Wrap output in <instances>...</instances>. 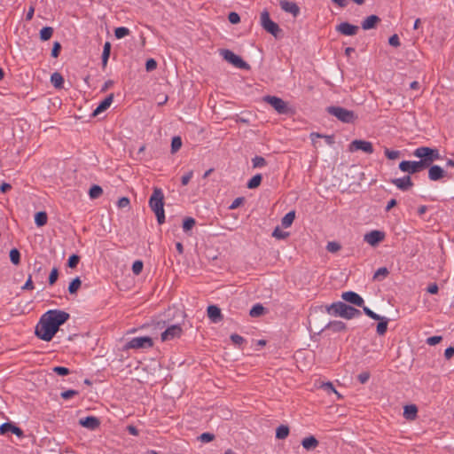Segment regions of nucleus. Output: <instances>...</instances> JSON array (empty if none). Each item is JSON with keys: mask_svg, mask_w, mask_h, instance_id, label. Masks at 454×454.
I'll return each mask as SVG.
<instances>
[{"mask_svg": "<svg viewBox=\"0 0 454 454\" xmlns=\"http://www.w3.org/2000/svg\"><path fill=\"white\" fill-rule=\"evenodd\" d=\"M149 207L156 215L159 224L165 222L164 194L160 188L155 187L149 199Z\"/></svg>", "mask_w": 454, "mask_h": 454, "instance_id": "1", "label": "nucleus"}, {"mask_svg": "<svg viewBox=\"0 0 454 454\" xmlns=\"http://www.w3.org/2000/svg\"><path fill=\"white\" fill-rule=\"evenodd\" d=\"M327 312L332 316L341 317L346 319H351L361 315L360 310L348 306L342 301L332 303L327 307Z\"/></svg>", "mask_w": 454, "mask_h": 454, "instance_id": "2", "label": "nucleus"}, {"mask_svg": "<svg viewBox=\"0 0 454 454\" xmlns=\"http://www.w3.org/2000/svg\"><path fill=\"white\" fill-rule=\"evenodd\" d=\"M413 155L420 159L424 168H428L434 161L442 160V155L436 148L420 146L414 150Z\"/></svg>", "mask_w": 454, "mask_h": 454, "instance_id": "3", "label": "nucleus"}, {"mask_svg": "<svg viewBox=\"0 0 454 454\" xmlns=\"http://www.w3.org/2000/svg\"><path fill=\"white\" fill-rule=\"evenodd\" d=\"M44 320L49 322L57 331L61 325L66 323L69 318V314L59 309H51L42 316Z\"/></svg>", "mask_w": 454, "mask_h": 454, "instance_id": "4", "label": "nucleus"}, {"mask_svg": "<svg viewBox=\"0 0 454 454\" xmlns=\"http://www.w3.org/2000/svg\"><path fill=\"white\" fill-rule=\"evenodd\" d=\"M326 112L344 123H353L356 120V115L353 111L340 106H328Z\"/></svg>", "mask_w": 454, "mask_h": 454, "instance_id": "5", "label": "nucleus"}, {"mask_svg": "<svg viewBox=\"0 0 454 454\" xmlns=\"http://www.w3.org/2000/svg\"><path fill=\"white\" fill-rule=\"evenodd\" d=\"M58 331L42 317L35 328V335L45 341L52 340Z\"/></svg>", "mask_w": 454, "mask_h": 454, "instance_id": "6", "label": "nucleus"}, {"mask_svg": "<svg viewBox=\"0 0 454 454\" xmlns=\"http://www.w3.org/2000/svg\"><path fill=\"white\" fill-rule=\"evenodd\" d=\"M262 100L270 105L279 114H288L293 112L288 104L278 97L268 95L264 96Z\"/></svg>", "mask_w": 454, "mask_h": 454, "instance_id": "7", "label": "nucleus"}, {"mask_svg": "<svg viewBox=\"0 0 454 454\" xmlns=\"http://www.w3.org/2000/svg\"><path fill=\"white\" fill-rule=\"evenodd\" d=\"M261 25L264 30H266L268 33L271 34L275 37H277L278 33L280 32L278 25L273 20H271L270 13L266 10H264L261 13Z\"/></svg>", "mask_w": 454, "mask_h": 454, "instance_id": "8", "label": "nucleus"}, {"mask_svg": "<svg viewBox=\"0 0 454 454\" xmlns=\"http://www.w3.org/2000/svg\"><path fill=\"white\" fill-rule=\"evenodd\" d=\"M220 54L226 61L232 64L236 67L247 69L249 67L248 64L245 62L239 56L236 55L230 50H221Z\"/></svg>", "mask_w": 454, "mask_h": 454, "instance_id": "9", "label": "nucleus"}, {"mask_svg": "<svg viewBox=\"0 0 454 454\" xmlns=\"http://www.w3.org/2000/svg\"><path fill=\"white\" fill-rule=\"evenodd\" d=\"M153 342L152 338L148 336L143 337H135L132 338L127 344V348L138 349V348H147L153 347Z\"/></svg>", "mask_w": 454, "mask_h": 454, "instance_id": "10", "label": "nucleus"}, {"mask_svg": "<svg viewBox=\"0 0 454 454\" xmlns=\"http://www.w3.org/2000/svg\"><path fill=\"white\" fill-rule=\"evenodd\" d=\"M399 169L409 175L416 174L425 169L422 163L415 160H403L399 164Z\"/></svg>", "mask_w": 454, "mask_h": 454, "instance_id": "11", "label": "nucleus"}, {"mask_svg": "<svg viewBox=\"0 0 454 454\" xmlns=\"http://www.w3.org/2000/svg\"><path fill=\"white\" fill-rule=\"evenodd\" d=\"M349 151L350 152L363 151L366 153L371 154L373 153V146H372V144L369 141L356 139L350 143Z\"/></svg>", "mask_w": 454, "mask_h": 454, "instance_id": "12", "label": "nucleus"}, {"mask_svg": "<svg viewBox=\"0 0 454 454\" xmlns=\"http://www.w3.org/2000/svg\"><path fill=\"white\" fill-rule=\"evenodd\" d=\"M183 330L180 325H172L168 326L162 333H161V340L167 341L171 340L176 338H179L182 335Z\"/></svg>", "mask_w": 454, "mask_h": 454, "instance_id": "13", "label": "nucleus"}, {"mask_svg": "<svg viewBox=\"0 0 454 454\" xmlns=\"http://www.w3.org/2000/svg\"><path fill=\"white\" fill-rule=\"evenodd\" d=\"M385 239V233L380 231H372L364 236V240L369 245L375 247Z\"/></svg>", "mask_w": 454, "mask_h": 454, "instance_id": "14", "label": "nucleus"}, {"mask_svg": "<svg viewBox=\"0 0 454 454\" xmlns=\"http://www.w3.org/2000/svg\"><path fill=\"white\" fill-rule=\"evenodd\" d=\"M428 168V178L431 181H439L447 176V172L438 165H430Z\"/></svg>", "mask_w": 454, "mask_h": 454, "instance_id": "15", "label": "nucleus"}, {"mask_svg": "<svg viewBox=\"0 0 454 454\" xmlns=\"http://www.w3.org/2000/svg\"><path fill=\"white\" fill-rule=\"evenodd\" d=\"M341 298L344 301L358 307H362L364 303V299L358 294L352 291L344 292L341 294Z\"/></svg>", "mask_w": 454, "mask_h": 454, "instance_id": "16", "label": "nucleus"}, {"mask_svg": "<svg viewBox=\"0 0 454 454\" xmlns=\"http://www.w3.org/2000/svg\"><path fill=\"white\" fill-rule=\"evenodd\" d=\"M359 27L348 22H341L336 27V30L344 35H355Z\"/></svg>", "mask_w": 454, "mask_h": 454, "instance_id": "17", "label": "nucleus"}, {"mask_svg": "<svg viewBox=\"0 0 454 454\" xmlns=\"http://www.w3.org/2000/svg\"><path fill=\"white\" fill-rule=\"evenodd\" d=\"M391 182L401 191H408L413 186V183L410 176L395 178Z\"/></svg>", "mask_w": 454, "mask_h": 454, "instance_id": "18", "label": "nucleus"}, {"mask_svg": "<svg viewBox=\"0 0 454 454\" xmlns=\"http://www.w3.org/2000/svg\"><path fill=\"white\" fill-rule=\"evenodd\" d=\"M279 5L283 11L291 13L294 17H297L298 14L300 13V8L294 2H289L287 0H280Z\"/></svg>", "mask_w": 454, "mask_h": 454, "instance_id": "19", "label": "nucleus"}, {"mask_svg": "<svg viewBox=\"0 0 454 454\" xmlns=\"http://www.w3.org/2000/svg\"><path fill=\"white\" fill-rule=\"evenodd\" d=\"M8 432H12L18 437L23 436V431L20 427H16L15 425L10 422H5L0 426V433L2 434H4Z\"/></svg>", "mask_w": 454, "mask_h": 454, "instance_id": "20", "label": "nucleus"}, {"mask_svg": "<svg viewBox=\"0 0 454 454\" xmlns=\"http://www.w3.org/2000/svg\"><path fill=\"white\" fill-rule=\"evenodd\" d=\"M114 94L108 95L92 112V116L96 117L101 113L105 112L113 103Z\"/></svg>", "mask_w": 454, "mask_h": 454, "instance_id": "21", "label": "nucleus"}, {"mask_svg": "<svg viewBox=\"0 0 454 454\" xmlns=\"http://www.w3.org/2000/svg\"><path fill=\"white\" fill-rule=\"evenodd\" d=\"M80 425L83 427H86L90 430H94L99 427L100 421L98 418L93 416H89L83 419H81L79 421Z\"/></svg>", "mask_w": 454, "mask_h": 454, "instance_id": "22", "label": "nucleus"}, {"mask_svg": "<svg viewBox=\"0 0 454 454\" xmlns=\"http://www.w3.org/2000/svg\"><path fill=\"white\" fill-rule=\"evenodd\" d=\"M207 317L213 323H218L223 319L221 309L215 305L207 307Z\"/></svg>", "mask_w": 454, "mask_h": 454, "instance_id": "23", "label": "nucleus"}, {"mask_svg": "<svg viewBox=\"0 0 454 454\" xmlns=\"http://www.w3.org/2000/svg\"><path fill=\"white\" fill-rule=\"evenodd\" d=\"M380 21V19L377 15H370L362 22V28L364 30L374 28Z\"/></svg>", "mask_w": 454, "mask_h": 454, "instance_id": "24", "label": "nucleus"}, {"mask_svg": "<svg viewBox=\"0 0 454 454\" xmlns=\"http://www.w3.org/2000/svg\"><path fill=\"white\" fill-rule=\"evenodd\" d=\"M418 412L417 406L414 404L406 405L403 410V417L406 419L412 420L416 418Z\"/></svg>", "mask_w": 454, "mask_h": 454, "instance_id": "25", "label": "nucleus"}, {"mask_svg": "<svg viewBox=\"0 0 454 454\" xmlns=\"http://www.w3.org/2000/svg\"><path fill=\"white\" fill-rule=\"evenodd\" d=\"M301 445L307 450H313L317 447L318 441L314 436H309L302 440Z\"/></svg>", "mask_w": 454, "mask_h": 454, "instance_id": "26", "label": "nucleus"}, {"mask_svg": "<svg viewBox=\"0 0 454 454\" xmlns=\"http://www.w3.org/2000/svg\"><path fill=\"white\" fill-rule=\"evenodd\" d=\"M379 324L377 325V333L379 335H384L387 330L388 318L381 317V319H378Z\"/></svg>", "mask_w": 454, "mask_h": 454, "instance_id": "27", "label": "nucleus"}, {"mask_svg": "<svg viewBox=\"0 0 454 454\" xmlns=\"http://www.w3.org/2000/svg\"><path fill=\"white\" fill-rule=\"evenodd\" d=\"M51 82L55 88L60 89L64 83L63 76L59 73L55 72L51 76Z\"/></svg>", "mask_w": 454, "mask_h": 454, "instance_id": "28", "label": "nucleus"}, {"mask_svg": "<svg viewBox=\"0 0 454 454\" xmlns=\"http://www.w3.org/2000/svg\"><path fill=\"white\" fill-rule=\"evenodd\" d=\"M295 218L294 211H290L282 218L281 224L284 228H288L292 225Z\"/></svg>", "mask_w": 454, "mask_h": 454, "instance_id": "29", "label": "nucleus"}, {"mask_svg": "<svg viewBox=\"0 0 454 454\" xmlns=\"http://www.w3.org/2000/svg\"><path fill=\"white\" fill-rule=\"evenodd\" d=\"M48 216L43 211L38 212L35 215V223L38 227H42L47 223Z\"/></svg>", "mask_w": 454, "mask_h": 454, "instance_id": "30", "label": "nucleus"}, {"mask_svg": "<svg viewBox=\"0 0 454 454\" xmlns=\"http://www.w3.org/2000/svg\"><path fill=\"white\" fill-rule=\"evenodd\" d=\"M310 137H311V140L314 145H315V140H314L315 137H318V138L323 137L325 140L326 144L329 145H332L334 144V137L333 135H322L319 133L313 132L310 134Z\"/></svg>", "mask_w": 454, "mask_h": 454, "instance_id": "31", "label": "nucleus"}, {"mask_svg": "<svg viewBox=\"0 0 454 454\" xmlns=\"http://www.w3.org/2000/svg\"><path fill=\"white\" fill-rule=\"evenodd\" d=\"M110 51H111V44H110L109 42H106L104 44L103 53H102V66H103V67H106V65H107V61H108V59H109V56H110Z\"/></svg>", "mask_w": 454, "mask_h": 454, "instance_id": "32", "label": "nucleus"}, {"mask_svg": "<svg viewBox=\"0 0 454 454\" xmlns=\"http://www.w3.org/2000/svg\"><path fill=\"white\" fill-rule=\"evenodd\" d=\"M262 175L261 174H257L255 176H254L247 184V187L248 189H254V188H257L260 184H261V182H262Z\"/></svg>", "mask_w": 454, "mask_h": 454, "instance_id": "33", "label": "nucleus"}, {"mask_svg": "<svg viewBox=\"0 0 454 454\" xmlns=\"http://www.w3.org/2000/svg\"><path fill=\"white\" fill-rule=\"evenodd\" d=\"M289 434V428L287 426L281 425L276 430V437L278 439H286Z\"/></svg>", "mask_w": 454, "mask_h": 454, "instance_id": "34", "label": "nucleus"}, {"mask_svg": "<svg viewBox=\"0 0 454 454\" xmlns=\"http://www.w3.org/2000/svg\"><path fill=\"white\" fill-rule=\"evenodd\" d=\"M263 312H264V307L262 304L257 303L252 307V309H250L249 315L252 317H256L262 316L263 314Z\"/></svg>", "mask_w": 454, "mask_h": 454, "instance_id": "35", "label": "nucleus"}, {"mask_svg": "<svg viewBox=\"0 0 454 454\" xmlns=\"http://www.w3.org/2000/svg\"><path fill=\"white\" fill-rule=\"evenodd\" d=\"M81 285H82V281L80 279L79 277L75 278L74 279H73V281L69 284V286H68V292L71 294H76V292L78 291V289L81 287Z\"/></svg>", "mask_w": 454, "mask_h": 454, "instance_id": "36", "label": "nucleus"}, {"mask_svg": "<svg viewBox=\"0 0 454 454\" xmlns=\"http://www.w3.org/2000/svg\"><path fill=\"white\" fill-rule=\"evenodd\" d=\"M103 193V189L99 185H92L89 191L90 199H98Z\"/></svg>", "mask_w": 454, "mask_h": 454, "instance_id": "37", "label": "nucleus"}, {"mask_svg": "<svg viewBox=\"0 0 454 454\" xmlns=\"http://www.w3.org/2000/svg\"><path fill=\"white\" fill-rule=\"evenodd\" d=\"M52 34H53L52 27H43L40 31V38L43 41H47L51 37Z\"/></svg>", "mask_w": 454, "mask_h": 454, "instance_id": "38", "label": "nucleus"}, {"mask_svg": "<svg viewBox=\"0 0 454 454\" xmlns=\"http://www.w3.org/2000/svg\"><path fill=\"white\" fill-rule=\"evenodd\" d=\"M388 270L386 267H381V268H379L374 275H373V279L374 280H381V279H384L387 275H388Z\"/></svg>", "mask_w": 454, "mask_h": 454, "instance_id": "39", "label": "nucleus"}, {"mask_svg": "<svg viewBox=\"0 0 454 454\" xmlns=\"http://www.w3.org/2000/svg\"><path fill=\"white\" fill-rule=\"evenodd\" d=\"M130 33L129 29L125 27H119L114 30V35L117 39H121Z\"/></svg>", "mask_w": 454, "mask_h": 454, "instance_id": "40", "label": "nucleus"}, {"mask_svg": "<svg viewBox=\"0 0 454 454\" xmlns=\"http://www.w3.org/2000/svg\"><path fill=\"white\" fill-rule=\"evenodd\" d=\"M10 260L14 265H18L20 262V253L18 249L13 248L10 251Z\"/></svg>", "mask_w": 454, "mask_h": 454, "instance_id": "41", "label": "nucleus"}, {"mask_svg": "<svg viewBox=\"0 0 454 454\" xmlns=\"http://www.w3.org/2000/svg\"><path fill=\"white\" fill-rule=\"evenodd\" d=\"M272 236L278 239H285L289 236V233L282 231L279 227H276L272 232Z\"/></svg>", "mask_w": 454, "mask_h": 454, "instance_id": "42", "label": "nucleus"}, {"mask_svg": "<svg viewBox=\"0 0 454 454\" xmlns=\"http://www.w3.org/2000/svg\"><path fill=\"white\" fill-rule=\"evenodd\" d=\"M329 328L335 332H340L346 329V325L341 321H333L329 324Z\"/></svg>", "mask_w": 454, "mask_h": 454, "instance_id": "43", "label": "nucleus"}, {"mask_svg": "<svg viewBox=\"0 0 454 454\" xmlns=\"http://www.w3.org/2000/svg\"><path fill=\"white\" fill-rule=\"evenodd\" d=\"M195 223H196V222L192 217H186L183 223L184 231H188L192 230L193 228V226L195 225Z\"/></svg>", "mask_w": 454, "mask_h": 454, "instance_id": "44", "label": "nucleus"}, {"mask_svg": "<svg viewBox=\"0 0 454 454\" xmlns=\"http://www.w3.org/2000/svg\"><path fill=\"white\" fill-rule=\"evenodd\" d=\"M253 168H262L266 165V160L262 156H255L252 159Z\"/></svg>", "mask_w": 454, "mask_h": 454, "instance_id": "45", "label": "nucleus"}, {"mask_svg": "<svg viewBox=\"0 0 454 454\" xmlns=\"http://www.w3.org/2000/svg\"><path fill=\"white\" fill-rule=\"evenodd\" d=\"M182 146V139L180 137H175L171 142V152L176 153Z\"/></svg>", "mask_w": 454, "mask_h": 454, "instance_id": "46", "label": "nucleus"}, {"mask_svg": "<svg viewBox=\"0 0 454 454\" xmlns=\"http://www.w3.org/2000/svg\"><path fill=\"white\" fill-rule=\"evenodd\" d=\"M143 262L140 260L135 261L132 264V271L135 275H139L143 270Z\"/></svg>", "mask_w": 454, "mask_h": 454, "instance_id": "47", "label": "nucleus"}, {"mask_svg": "<svg viewBox=\"0 0 454 454\" xmlns=\"http://www.w3.org/2000/svg\"><path fill=\"white\" fill-rule=\"evenodd\" d=\"M34 275L35 278H43L44 272H43V265L41 263H35Z\"/></svg>", "mask_w": 454, "mask_h": 454, "instance_id": "48", "label": "nucleus"}, {"mask_svg": "<svg viewBox=\"0 0 454 454\" xmlns=\"http://www.w3.org/2000/svg\"><path fill=\"white\" fill-rule=\"evenodd\" d=\"M362 307H363V310H364V314L366 316H368L369 317H371L372 319H374V320L381 319V316L376 314L368 307L364 306V305Z\"/></svg>", "mask_w": 454, "mask_h": 454, "instance_id": "49", "label": "nucleus"}, {"mask_svg": "<svg viewBox=\"0 0 454 454\" xmlns=\"http://www.w3.org/2000/svg\"><path fill=\"white\" fill-rule=\"evenodd\" d=\"M215 439V434L211 433H203L199 436L201 442H210Z\"/></svg>", "mask_w": 454, "mask_h": 454, "instance_id": "50", "label": "nucleus"}, {"mask_svg": "<svg viewBox=\"0 0 454 454\" xmlns=\"http://www.w3.org/2000/svg\"><path fill=\"white\" fill-rule=\"evenodd\" d=\"M59 277V270L57 268H53L49 276V284L51 286L54 285Z\"/></svg>", "mask_w": 454, "mask_h": 454, "instance_id": "51", "label": "nucleus"}, {"mask_svg": "<svg viewBox=\"0 0 454 454\" xmlns=\"http://www.w3.org/2000/svg\"><path fill=\"white\" fill-rule=\"evenodd\" d=\"M385 155L389 160H395L399 157L400 152L399 151H392L388 148L385 149Z\"/></svg>", "mask_w": 454, "mask_h": 454, "instance_id": "52", "label": "nucleus"}, {"mask_svg": "<svg viewBox=\"0 0 454 454\" xmlns=\"http://www.w3.org/2000/svg\"><path fill=\"white\" fill-rule=\"evenodd\" d=\"M80 261V257L76 254H72L68 258L67 265L70 268H75Z\"/></svg>", "mask_w": 454, "mask_h": 454, "instance_id": "53", "label": "nucleus"}, {"mask_svg": "<svg viewBox=\"0 0 454 454\" xmlns=\"http://www.w3.org/2000/svg\"><path fill=\"white\" fill-rule=\"evenodd\" d=\"M326 249L331 253H335L340 249V245L334 241L328 242Z\"/></svg>", "mask_w": 454, "mask_h": 454, "instance_id": "54", "label": "nucleus"}, {"mask_svg": "<svg viewBox=\"0 0 454 454\" xmlns=\"http://www.w3.org/2000/svg\"><path fill=\"white\" fill-rule=\"evenodd\" d=\"M78 395V392L75 391V390H73V389H69V390H67V391H64L60 394V396L65 399V400H67V399H70L72 398L73 396Z\"/></svg>", "mask_w": 454, "mask_h": 454, "instance_id": "55", "label": "nucleus"}, {"mask_svg": "<svg viewBox=\"0 0 454 454\" xmlns=\"http://www.w3.org/2000/svg\"><path fill=\"white\" fill-rule=\"evenodd\" d=\"M193 176V171L192 170H190L188 171L187 173H185L182 178H181V183L183 185H187L190 182V180L192 179V177Z\"/></svg>", "mask_w": 454, "mask_h": 454, "instance_id": "56", "label": "nucleus"}, {"mask_svg": "<svg viewBox=\"0 0 454 454\" xmlns=\"http://www.w3.org/2000/svg\"><path fill=\"white\" fill-rule=\"evenodd\" d=\"M244 202V198L243 197H239V198H236L232 202L231 204L229 206V209L232 210V209H236L238 208L242 203Z\"/></svg>", "mask_w": 454, "mask_h": 454, "instance_id": "57", "label": "nucleus"}, {"mask_svg": "<svg viewBox=\"0 0 454 454\" xmlns=\"http://www.w3.org/2000/svg\"><path fill=\"white\" fill-rule=\"evenodd\" d=\"M52 371L54 372H56L57 374L59 375H67L69 373V369L67 368V367H62V366H55Z\"/></svg>", "mask_w": 454, "mask_h": 454, "instance_id": "58", "label": "nucleus"}, {"mask_svg": "<svg viewBox=\"0 0 454 454\" xmlns=\"http://www.w3.org/2000/svg\"><path fill=\"white\" fill-rule=\"evenodd\" d=\"M228 20L231 24H238L240 21V17L237 12H230Z\"/></svg>", "mask_w": 454, "mask_h": 454, "instance_id": "59", "label": "nucleus"}, {"mask_svg": "<svg viewBox=\"0 0 454 454\" xmlns=\"http://www.w3.org/2000/svg\"><path fill=\"white\" fill-rule=\"evenodd\" d=\"M231 340L236 345H241L245 341V339L237 333L231 334Z\"/></svg>", "mask_w": 454, "mask_h": 454, "instance_id": "60", "label": "nucleus"}, {"mask_svg": "<svg viewBox=\"0 0 454 454\" xmlns=\"http://www.w3.org/2000/svg\"><path fill=\"white\" fill-rule=\"evenodd\" d=\"M442 336H432L427 339V343L430 346H434L442 340Z\"/></svg>", "mask_w": 454, "mask_h": 454, "instance_id": "61", "label": "nucleus"}, {"mask_svg": "<svg viewBox=\"0 0 454 454\" xmlns=\"http://www.w3.org/2000/svg\"><path fill=\"white\" fill-rule=\"evenodd\" d=\"M157 67V62L153 59H149L145 63L147 71H153Z\"/></svg>", "mask_w": 454, "mask_h": 454, "instance_id": "62", "label": "nucleus"}, {"mask_svg": "<svg viewBox=\"0 0 454 454\" xmlns=\"http://www.w3.org/2000/svg\"><path fill=\"white\" fill-rule=\"evenodd\" d=\"M357 379L360 383L364 384L370 379V373L368 372H363L357 376Z\"/></svg>", "mask_w": 454, "mask_h": 454, "instance_id": "63", "label": "nucleus"}, {"mask_svg": "<svg viewBox=\"0 0 454 454\" xmlns=\"http://www.w3.org/2000/svg\"><path fill=\"white\" fill-rule=\"evenodd\" d=\"M117 205L119 207H127L129 206V200L127 197H121L118 200Z\"/></svg>", "mask_w": 454, "mask_h": 454, "instance_id": "64", "label": "nucleus"}]
</instances>
